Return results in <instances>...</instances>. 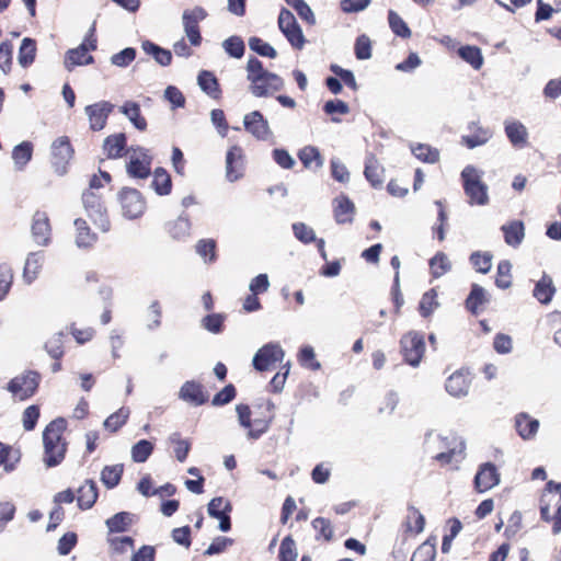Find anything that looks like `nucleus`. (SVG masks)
Masks as SVG:
<instances>
[{
  "mask_svg": "<svg viewBox=\"0 0 561 561\" xmlns=\"http://www.w3.org/2000/svg\"><path fill=\"white\" fill-rule=\"evenodd\" d=\"M66 428V422L62 419H57L50 422L43 433V444L46 454L51 451L54 446H57L58 454L56 456H49L48 468L58 466L65 458L67 444L62 437Z\"/></svg>",
  "mask_w": 561,
  "mask_h": 561,
  "instance_id": "obj_1",
  "label": "nucleus"
},
{
  "mask_svg": "<svg viewBox=\"0 0 561 561\" xmlns=\"http://www.w3.org/2000/svg\"><path fill=\"white\" fill-rule=\"evenodd\" d=\"M461 180L465 194L468 196L470 205L483 206L488 204V187L474 167L467 165L461 171Z\"/></svg>",
  "mask_w": 561,
  "mask_h": 561,
  "instance_id": "obj_2",
  "label": "nucleus"
},
{
  "mask_svg": "<svg viewBox=\"0 0 561 561\" xmlns=\"http://www.w3.org/2000/svg\"><path fill=\"white\" fill-rule=\"evenodd\" d=\"M425 348L424 335L419 332H408L400 340V353L403 360L413 367L420 365L425 354Z\"/></svg>",
  "mask_w": 561,
  "mask_h": 561,
  "instance_id": "obj_3",
  "label": "nucleus"
},
{
  "mask_svg": "<svg viewBox=\"0 0 561 561\" xmlns=\"http://www.w3.org/2000/svg\"><path fill=\"white\" fill-rule=\"evenodd\" d=\"M127 156V174L134 179H147L150 175L152 162L149 151L145 148L136 147L128 149Z\"/></svg>",
  "mask_w": 561,
  "mask_h": 561,
  "instance_id": "obj_4",
  "label": "nucleus"
},
{
  "mask_svg": "<svg viewBox=\"0 0 561 561\" xmlns=\"http://www.w3.org/2000/svg\"><path fill=\"white\" fill-rule=\"evenodd\" d=\"M278 27L289 44L296 49H302L306 43L302 30L295 15L287 9H282L278 15Z\"/></svg>",
  "mask_w": 561,
  "mask_h": 561,
  "instance_id": "obj_5",
  "label": "nucleus"
},
{
  "mask_svg": "<svg viewBox=\"0 0 561 561\" xmlns=\"http://www.w3.org/2000/svg\"><path fill=\"white\" fill-rule=\"evenodd\" d=\"M285 352L279 343H267L257 350L252 364L257 371L271 370L276 367V364L282 363Z\"/></svg>",
  "mask_w": 561,
  "mask_h": 561,
  "instance_id": "obj_6",
  "label": "nucleus"
},
{
  "mask_svg": "<svg viewBox=\"0 0 561 561\" xmlns=\"http://www.w3.org/2000/svg\"><path fill=\"white\" fill-rule=\"evenodd\" d=\"M82 199L87 214L93 224L103 232L108 231L110 221L106 216V209L101 201V195L96 192L85 191Z\"/></svg>",
  "mask_w": 561,
  "mask_h": 561,
  "instance_id": "obj_7",
  "label": "nucleus"
},
{
  "mask_svg": "<svg viewBox=\"0 0 561 561\" xmlns=\"http://www.w3.org/2000/svg\"><path fill=\"white\" fill-rule=\"evenodd\" d=\"M122 214L127 219H136L142 216L146 210V202L135 188H124L119 193Z\"/></svg>",
  "mask_w": 561,
  "mask_h": 561,
  "instance_id": "obj_8",
  "label": "nucleus"
},
{
  "mask_svg": "<svg viewBox=\"0 0 561 561\" xmlns=\"http://www.w3.org/2000/svg\"><path fill=\"white\" fill-rule=\"evenodd\" d=\"M539 512L542 522L551 525L553 535L561 533V501L551 499V496H541L539 501Z\"/></svg>",
  "mask_w": 561,
  "mask_h": 561,
  "instance_id": "obj_9",
  "label": "nucleus"
},
{
  "mask_svg": "<svg viewBox=\"0 0 561 561\" xmlns=\"http://www.w3.org/2000/svg\"><path fill=\"white\" fill-rule=\"evenodd\" d=\"M247 78L251 82L250 91L252 94L263 93V91L260 90L261 87L257 84L260 83V81H262L261 78H263L264 76L265 78L270 79V85L272 88H277V84H279L278 76L263 69L262 62L256 58L249 59L247 65Z\"/></svg>",
  "mask_w": 561,
  "mask_h": 561,
  "instance_id": "obj_10",
  "label": "nucleus"
},
{
  "mask_svg": "<svg viewBox=\"0 0 561 561\" xmlns=\"http://www.w3.org/2000/svg\"><path fill=\"white\" fill-rule=\"evenodd\" d=\"M38 387V375L35 373H27L25 375L13 378L8 383V391L19 400H25L32 397Z\"/></svg>",
  "mask_w": 561,
  "mask_h": 561,
  "instance_id": "obj_11",
  "label": "nucleus"
},
{
  "mask_svg": "<svg viewBox=\"0 0 561 561\" xmlns=\"http://www.w3.org/2000/svg\"><path fill=\"white\" fill-rule=\"evenodd\" d=\"M472 376L468 368H460L454 371L445 382L446 391L455 397L461 398L469 393Z\"/></svg>",
  "mask_w": 561,
  "mask_h": 561,
  "instance_id": "obj_12",
  "label": "nucleus"
},
{
  "mask_svg": "<svg viewBox=\"0 0 561 561\" xmlns=\"http://www.w3.org/2000/svg\"><path fill=\"white\" fill-rule=\"evenodd\" d=\"M243 126L249 134L259 140H268L273 136L267 119H265L259 111L245 114L243 117Z\"/></svg>",
  "mask_w": 561,
  "mask_h": 561,
  "instance_id": "obj_13",
  "label": "nucleus"
},
{
  "mask_svg": "<svg viewBox=\"0 0 561 561\" xmlns=\"http://www.w3.org/2000/svg\"><path fill=\"white\" fill-rule=\"evenodd\" d=\"M72 148L68 137L61 136L51 144L53 167L55 171L62 175L66 173V167L72 157Z\"/></svg>",
  "mask_w": 561,
  "mask_h": 561,
  "instance_id": "obj_14",
  "label": "nucleus"
},
{
  "mask_svg": "<svg viewBox=\"0 0 561 561\" xmlns=\"http://www.w3.org/2000/svg\"><path fill=\"white\" fill-rule=\"evenodd\" d=\"M31 233L37 245L46 247L50 243L51 226L47 213L35 211L32 218Z\"/></svg>",
  "mask_w": 561,
  "mask_h": 561,
  "instance_id": "obj_15",
  "label": "nucleus"
},
{
  "mask_svg": "<svg viewBox=\"0 0 561 561\" xmlns=\"http://www.w3.org/2000/svg\"><path fill=\"white\" fill-rule=\"evenodd\" d=\"M500 482V472L492 462L482 463L474 477V489L483 493L497 485Z\"/></svg>",
  "mask_w": 561,
  "mask_h": 561,
  "instance_id": "obj_16",
  "label": "nucleus"
},
{
  "mask_svg": "<svg viewBox=\"0 0 561 561\" xmlns=\"http://www.w3.org/2000/svg\"><path fill=\"white\" fill-rule=\"evenodd\" d=\"M113 107L114 105L107 101H100L85 106L84 112L88 116L90 128L93 130H102L106 125L107 117L113 111Z\"/></svg>",
  "mask_w": 561,
  "mask_h": 561,
  "instance_id": "obj_17",
  "label": "nucleus"
},
{
  "mask_svg": "<svg viewBox=\"0 0 561 561\" xmlns=\"http://www.w3.org/2000/svg\"><path fill=\"white\" fill-rule=\"evenodd\" d=\"M244 160L243 150L232 146L226 156V178L229 182H236L243 176Z\"/></svg>",
  "mask_w": 561,
  "mask_h": 561,
  "instance_id": "obj_18",
  "label": "nucleus"
},
{
  "mask_svg": "<svg viewBox=\"0 0 561 561\" xmlns=\"http://www.w3.org/2000/svg\"><path fill=\"white\" fill-rule=\"evenodd\" d=\"M95 49L94 41L89 44L82 43L79 47L70 49L65 59V66L71 70L76 66L89 65L93 61V57L89 54L90 50Z\"/></svg>",
  "mask_w": 561,
  "mask_h": 561,
  "instance_id": "obj_19",
  "label": "nucleus"
},
{
  "mask_svg": "<svg viewBox=\"0 0 561 561\" xmlns=\"http://www.w3.org/2000/svg\"><path fill=\"white\" fill-rule=\"evenodd\" d=\"M557 288L550 275L543 273L541 278L535 284L533 296L542 305L551 302Z\"/></svg>",
  "mask_w": 561,
  "mask_h": 561,
  "instance_id": "obj_20",
  "label": "nucleus"
},
{
  "mask_svg": "<svg viewBox=\"0 0 561 561\" xmlns=\"http://www.w3.org/2000/svg\"><path fill=\"white\" fill-rule=\"evenodd\" d=\"M45 260V255L42 251L32 252L27 255L23 268V280L31 285L39 275L43 263Z\"/></svg>",
  "mask_w": 561,
  "mask_h": 561,
  "instance_id": "obj_21",
  "label": "nucleus"
},
{
  "mask_svg": "<svg viewBox=\"0 0 561 561\" xmlns=\"http://www.w3.org/2000/svg\"><path fill=\"white\" fill-rule=\"evenodd\" d=\"M465 458V444L451 437L446 451L438 453L434 459L442 466L450 465L453 461H459Z\"/></svg>",
  "mask_w": 561,
  "mask_h": 561,
  "instance_id": "obj_22",
  "label": "nucleus"
},
{
  "mask_svg": "<svg viewBox=\"0 0 561 561\" xmlns=\"http://www.w3.org/2000/svg\"><path fill=\"white\" fill-rule=\"evenodd\" d=\"M180 398L194 405L204 404L208 396L203 391L202 385L195 381H186L180 389Z\"/></svg>",
  "mask_w": 561,
  "mask_h": 561,
  "instance_id": "obj_23",
  "label": "nucleus"
},
{
  "mask_svg": "<svg viewBox=\"0 0 561 561\" xmlns=\"http://www.w3.org/2000/svg\"><path fill=\"white\" fill-rule=\"evenodd\" d=\"M20 460L21 453L19 449L0 442V467L3 468L4 472L14 471Z\"/></svg>",
  "mask_w": 561,
  "mask_h": 561,
  "instance_id": "obj_24",
  "label": "nucleus"
},
{
  "mask_svg": "<svg viewBox=\"0 0 561 561\" xmlns=\"http://www.w3.org/2000/svg\"><path fill=\"white\" fill-rule=\"evenodd\" d=\"M469 129L471 130V134L461 137V144L469 149L484 145L491 137L490 130L479 126L478 124L470 125Z\"/></svg>",
  "mask_w": 561,
  "mask_h": 561,
  "instance_id": "obj_25",
  "label": "nucleus"
},
{
  "mask_svg": "<svg viewBox=\"0 0 561 561\" xmlns=\"http://www.w3.org/2000/svg\"><path fill=\"white\" fill-rule=\"evenodd\" d=\"M538 427L539 422L526 413H519L515 417V428L518 435L524 439L534 437L538 431Z\"/></svg>",
  "mask_w": 561,
  "mask_h": 561,
  "instance_id": "obj_26",
  "label": "nucleus"
},
{
  "mask_svg": "<svg viewBox=\"0 0 561 561\" xmlns=\"http://www.w3.org/2000/svg\"><path fill=\"white\" fill-rule=\"evenodd\" d=\"M505 134L511 144L516 148H524L527 145V129L519 122H512L505 125Z\"/></svg>",
  "mask_w": 561,
  "mask_h": 561,
  "instance_id": "obj_27",
  "label": "nucleus"
},
{
  "mask_svg": "<svg viewBox=\"0 0 561 561\" xmlns=\"http://www.w3.org/2000/svg\"><path fill=\"white\" fill-rule=\"evenodd\" d=\"M98 499L96 484L92 480L85 481L78 490V505L82 510H88L93 506Z\"/></svg>",
  "mask_w": 561,
  "mask_h": 561,
  "instance_id": "obj_28",
  "label": "nucleus"
},
{
  "mask_svg": "<svg viewBox=\"0 0 561 561\" xmlns=\"http://www.w3.org/2000/svg\"><path fill=\"white\" fill-rule=\"evenodd\" d=\"M505 242L508 245L517 247L525 237V227L523 221L514 220L502 227Z\"/></svg>",
  "mask_w": 561,
  "mask_h": 561,
  "instance_id": "obj_29",
  "label": "nucleus"
},
{
  "mask_svg": "<svg viewBox=\"0 0 561 561\" xmlns=\"http://www.w3.org/2000/svg\"><path fill=\"white\" fill-rule=\"evenodd\" d=\"M488 301L484 289L478 285L473 284L471 286L470 294L468 295L465 306L466 309L471 312L473 316H477L480 311V308Z\"/></svg>",
  "mask_w": 561,
  "mask_h": 561,
  "instance_id": "obj_30",
  "label": "nucleus"
},
{
  "mask_svg": "<svg viewBox=\"0 0 561 561\" xmlns=\"http://www.w3.org/2000/svg\"><path fill=\"white\" fill-rule=\"evenodd\" d=\"M126 147L125 134H115L105 138L103 149L108 158L116 159L122 156Z\"/></svg>",
  "mask_w": 561,
  "mask_h": 561,
  "instance_id": "obj_31",
  "label": "nucleus"
},
{
  "mask_svg": "<svg viewBox=\"0 0 561 561\" xmlns=\"http://www.w3.org/2000/svg\"><path fill=\"white\" fill-rule=\"evenodd\" d=\"M334 216L339 224L351 222L354 216V204L345 196L334 201Z\"/></svg>",
  "mask_w": 561,
  "mask_h": 561,
  "instance_id": "obj_32",
  "label": "nucleus"
},
{
  "mask_svg": "<svg viewBox=\"0 0 561 561\" xmlns=\"http://www.w3.org/2000/svg\"><path fill=\"white\" fill-rule=\"evenodd\" d=\"M76 238L75 242L79 248H89L96 241V236L91 232L89 226L83 219L75 220Z\"/></svg>",
  "mask_w": 561,
  "mask_h": 561,
  "instance_id": "obj_33",
  "label": "nucleus"
},
{
  "mask_svg": "<svg viewBox=\"0 0 561 561\" xmlns=\"http://www.w3.org/2000/svg\"><path fill=\"white\" fill-rule=\"evenodd\" d=\"M436 558V537L430 536L413 552L411 561H435Z\"/></svg>",
  "mask_w": 561,
  "mask_h": 561,
  "instance_id": "obj_34",
  "label": "nucleus"
},
{
  "mask_svg": "<svg viewBox=\"0 0 561 561\" xmlns=\"http://www.w3.org/2000/svg\"><path fill=\"white\" fill-rule=\"evenodd\" d=\"M33 154V145L30 141H22L12 150V159L18 170H23L31 161Z\"/></svg>",
  "mask_w": 561,
  "mask_h": 561,
  "instance_id": "obj_35",
  "label": "nucleus"
},
{
  "mask_svg": "<svg viewBox=\"0 0 561 561\" xmlns=\"http://www.w3.org/2000/svg\"><path fill=\"white\" fill-rule=\"evenodd\" d=\"M298 158L307 169L317 170L323 164L319 150L312 146L304 147L299 151Z\"/></svg>",
  "mask_w": 561,
  "mask_h": 561,
  "instance_id": "obj_36",
  "label": "nucleus"
},
{
  "mask_svg": "<svg viewBox=\"0 0 561 561\" xmlns=\"http://www.w3.org/2000/svg\"><path fill=\"white\" fill-rule=\"evenodd\" d=\"M190 231L191 221L187 216L181 215L168 225V232L175 240H184L188 238Z\"/></svg>",
  "mask_w": 561,
  "mask_h": 561,
  "instance_id": "obj_37",
  "label": "nucleus"
},
{
  "mask_svg": "<svg viewBox=\"0 0 561 561\" xmlns=\"http://www.w3.org/2000/svg\"><path fill=\"white\" fill-rule=\"evenodd\" d=\"M151 186L158 195H169L172 188L169 173L162 168H157L153 172Z\"/></svg>",
  "mask_w": 561,
  "mask_h": 561,
  "instance_id": "obj_38",
  "label": "nucleus"
},
{
  "mask_svg": "<svg viewBox=\"0 0 561 561\" xmlns=\"http://www.w3.org/2000/svg\"><path fill=\"white\" fill-rule=\"evenodd\" d=\"M121 112L130 121V123L139 130L147 127L146 119L140 115V107L136 102L128 101L121 106Z\"/></svg>",
  "mask_w": 561,
  "mask_h": 561,
  "instance_id": "obj_39",
  "label": "nucleus"
},
{
  "mask_svg": "<svg viewBox=\"0 0 561 561\" xmlns=\"http://www.w3.org/2000/svg\"><path fill=\"white\" fill-rule=\"evenodd\" d=\"M36 56V43L34 39L25 37L22 41V44L19 49L18 61L23 67L26 68L33 64Z\"/></svg>",
  "mask_w": 561,
  "mask_h": 561,
  "instance_id": "obj_40",
  "label": "nucleus"
},
{
  "mask_svg": "<svg viewBox=\"0 0 561 561\" xmlns=\"http://www.w3.org/2000/svg\"><path fill=\"white\" fill-rule=\"evenodd\" d=\"M197 83L199 88L207 93L209 96L217 99L219 98V84L215 76L209 71H202L197 77Z\"/></svg>",
  "mask_w": 561,
  "mask_h": 561,
  "instance_id": "obj_41",
  "label": "nucleus"
},
{
  "mask_svg": "<svg viewBox=\"0 0 561 561\" xmlns=\"http://www.w3.org/2000/svg\"><path fill=\"white\" fill-rule=\"evenodd\" d=\"M383 168L374 158L368 157L365 165V176L374 187H379L382 184Z\"/></svg>",
  "mask_w": 561,
  "mask_h": 561,
  "instance_id": "obj_42",
  "label": "nucleus"
},
{
  "mask_svg": "<svg viewBox=\"0 0 561 561\" xmlns=\"http://www.w3.org/2000/svg\"><path fill=\"white\" fill-rule=\"evenodd\" d=\"M458 55L476 70H479L483 65L481 49L477 46H462L458 49Z\"/></svg>",
  "mask_w": 561,
  "mask_h": 561,
  "instance_id": "obj_43",
  "label": "nucleus"
},
{
  "mask_svg": "<svg viewBox=\"0 0 561 561\" xmlns=\"http://www.w3.org/2000/svg\"><path fill=\"white\" fill-rule=\"evenodd\" d=\"M512 264L508 260H502L497 264L495 285L501 289H507L512 286Z\"/></svg>",
  "mask_w": 561,
  "mask_h": 561,
  "instance_id": "obj_44",
  "label": "nucleus"
},
{
  "mask_svg": "<svg viewBox=\"0 0 561 561\" xmlns=\"http://www.w3.org/2000/svg\"><path fill=\"white\" fill-rule=\"evenodd\" d=\"M144 51H146L149 55H152L154 60L161 65V66H168L171 64L172 55L171 51L164 48H161L160 46L149 42L145 41L141 45Z\"/></svg>",
  "mask_w": 561,
  "mask_h": 561,
  "instance_id": "obj_45",
  "label": "nucleus"
},
{
  "mask_svg": "<svg viewBox=\"0 0 561 561\" xmlns=\"http://www.w3.org/2000/svg\"><path fill=\"white\" fill-rule=\"evenodd\" d=\"M404 525L408 531L417 535L422 533L425 527V517L417 508L410 507L408 510Z\"/></svg>",
  "mask_w": 561,
  "mask_h": 561,
  "instance_id": "obj_46",
  "label": "nucleus"
},
{
  "mask_svg": "<svg viewBox=\"0 0 561 561\" xmlns=\"http://www.w3.org/2000/svg\"><path fill=\"white\" fill-rule=\"evenodd\" d=\"M437 291L435 288H431L425 291L419 304L420 314L424 318L430 317L434 310L438 307Z\"/></svg>",
  "mask_w": 561,
  "mask_h": 561,
  "instance_id": "obj_47",
  "label": "nucleus"
},
{
  "mask_svg": "<svg viewBox=\"0 0 561 561\" xmlns=\"http://www.w3.org/2000/svg\"><path fill=\"white\" fill-rule=\"evenodd\" d=\"M412 153L416 159L426 163H436L439 160V151L425 144H417L412 147Z\"/></svg>",
  "mask_w": 561,
  "mask_h": 561,
  "instance_id": "obj_48",
  "label": "nucleus"
},
{
  "mask_svg": "<svg viewBox=\"0 0 561 561\" xmlns=\"http://www.w3.org/2000/svg\"><path fill=\"white\" fill-rule=\"evenodd\" d=\"M493 255L490 252L476 251L470 255V263L478 273L486 274L492 267Z\"/></svg>",
  "mask_w": 561,
  "mask_h": 561,
  "instance_id": "obj_49",
  "label": "nucleus"
},
{
  "mask_svg": "<svg viewBox=\"0 0 561 561\" xmlns=\"http://www.w3.org/2000/svg\"><path fill=\"white\" fill-rule=\"evenodd\" d=\"M196 253L205 263L216 261V242L213 239H202L195 245Z\"/></svg>",
  "mask_w": 561,
  "mask_h": 561,
  "instance_id": "obj_50",
  "label": "nucleus"
},
{
  "mask_svg": "<svg viewBox=\"0 0 561 561\" xmlns=\"http://www.w3.org/2000/svg\"><path fill=\"white\" fill-rule=\"evenodd\" d=\"M430 268L434 277H440L451 268V264L445 253L438 252L430 260Z\"/></svg>",
  "mask_w": 561,
  "mask_h": 561,
  "instance_id": "obj_51",
  "label": "nucleus"
},
{
  "mask_svg": "<svg viewBox=\"0 0 561 561\" xmlns=\"http://www.w3.org/2000/svg\"><path fill=\"white\" fill-rule=\"evenodd\" d=\"M122 473V465L106 466L101 472V481L104 485L112 489L118 484Z\"/></svg>",
  "mask_w": 561,
  "mask_h": 561,
  "instance_id": "obj_52",
  "label": "nucleus"
},
{
  "mask_svg": "<svg viewBox=\"0 0 561 561\" xmlns=\"http://www.w3.org/2000/svg\"><path fill=\"white\" fill-rule=\"evenodd\" d=\"M133 522V515L127 512H122L106 520L110 531L121 533L125 531Z\"/></svg>",
  "mask_w": 561,
  "mask_h": 561,
  "instance_id": "obj_53",
  "label": "nucleus"
},
{
  "mask_svg": "<svg viewBox=\"0 0 561 561\" xmlns=\"http://www.w3.org/2000/svg\"><path fill=\"white\" fill-rule=\"evenodd\" d=\"M438 207L437 224L433 226L432 231L439 242L445 240V232L448 228V216L440 201L436 202Z\"/></svg>",
  "mask_w": 561,
  "mask_h": 561,
  "instance_id": "obj_54",
  "label": "nucleus"
},
{
  "mask_svg": "<svg viewBox=\"0 0 561 561\" xmlns=\"http://www.w3.org/2000/svg\"><path fill=\"white\" fill-rule=\"evenodd\" d=\"M153 451V444L141 439L131 447V458L135 462H145Z\"/></svg>",
  "mask_w": 561,
  "mask_h": 561,
  "instance_id": "obj_55",
  "label": "nucleus"
},
{
  "mask_svg": "<svg viewBox=\"0 0 561 561\" xmlns=\"http://www.w3.org/2000/svg\"><path fill=\"white\" fill-rule=\"evenodd\" d=\"M13 283V270L8 263H0V300L8 295Z\"/></svg>",
  "mask_w": 561,
  "mask_h": 561,
  "instance_id": "obj_56",
  "label": "nucleus"
},
{
  "mask_svg": "<svg viewBox=\"0 0 561 561\" xmlns=\"http://www.w3.org/2000/svg\"><path fill=\"white\" fill-rule=\"evenodd\" d=\"M128 416H129V409L121 408L118 411L111 414L104 421V427L112 432H116L118 428H121L126 423Z\"/></svg>",
  "mask_w": 561,
  "mask_h": 561,
  "instance_id": "obj_57",
  "label": "nucleus"
},
{
  "mask_svg": "<svg viewBox=\"0 0 561 561\" xmlns=\"http://www.w3.org/2000/svg\"><path fill=\"white\" fill-rule=\"evenodd\" d=\"M286 3L296 10L298 15L310 25L316 24V16L311 8L304 0H285Z\"/></svg>",
  "mask_w": 561,
  "mask_h": 561,
  "instance_id": "obj_58",
  "label": "nucleus"
},
{
  "mask_svg": "<svg viewBox=\"0 0 561 561\" xmlns=\"http://www.w3.org/2000/svg\"><path fill=\"white\" fill-rule=\"evenodd\" d=\"M388 23L394 34L403 38L411 36V30L407 23L393 11L388 12Z\"/></svg>",
  "mask_w": 561,
  "mask_h": 561,
  "instance_id": "obj_59",
  "label": "nucleus"
},
{
  "mask_svg": "<svg viewBox=\"0 0 561 561\" xmlns=\"http://www.w3.org/2000/svg\"><path fill=\"white\" fill-rule=\"evenodd\" d=\"M232 510V505L228 500H225L221 496L214 497L209 503L207 507V512L210 517L217 518L220 515L226 513H230Z\"/></svg>",
  "mask_w": 561,
  "mask_h": 561,
  "instance_id": "obj_60",
  "label": "nucleus"
},
{
  "mask_svg": "<svg viewBox=\"0 0 561 561\" xmlns=\"http://www.w3.org/2000/svg\"><path fill=\"white\" fill-rule=\"evenodd\" d=\"M222 47L225 51L233 58H241L244 54V43L239 36H230L225 39Z\"/></svg>",
  "mask_w": 561,
  "mask_h": 561,
  "instance_id": "obj_61",
  "label": "nucleus"
},
{
  "mask_svg": "<svg viewBox=\"0 0 561 561\" xmlns=\"http://www.w3.org/2000/svg\"><path fill=\"white\" fill-rule=\"evenodd\" d=\"M249 47L263 57L275 58L277 56L275 48L260 37H250Z\"/></svg>",
  "mask_w": 561,
  "mask_h": 561,
  "instance_id": "obj_62",
  "label": "nucleus"
},
{
  "mask_svg": "<svg viewBox=\"0 0 561 561\" xmlns=\"http://www.w3.org/2000/svg\"><path fill=\"white\" fill-rule=\"evenodd\" d=\"M169 439L172 444L175 445V447H174L175 458L180 462H183L186 459L190 448H191L190 442L181 438L180 434H178V433L172 434Z\"/></svg>",
  "mask_w": 561,
  "mask_h": 561,
  "instance_id": "obj_63",
  "label": "nucleus"
},
{
  "mask_svg": "<svg viewBox=\"0 0 561 561\" xmlns=\"http://www.w3.org/2000/svg\"><path fill=\"white\" fill-rule=\"evenodd\" d=\"M298 557L296 543L291 537H285L279 548L280 561H296Z\"/></svg>",
  "mask_w": 561,
  "mask_h": 561,
  "instance_id": "obj_64",
  "label": "nucleus"
}]
</instances>
